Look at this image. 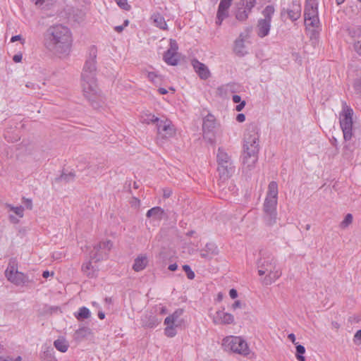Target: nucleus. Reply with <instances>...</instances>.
Masks as SVG:
<instances>
[{
    "instance_id": "nucleus-1",
    "label": "nucleus",
    "mask_w": 361,
    "mask_h": 361,
    "mask_svg": "<svg viewBox=\"0 0 361 361\" xmlns=\"http://www.w3.org/2000/svg\"><path fill=\"white\" fill-rule=\"evenodd\" d=\"M44 44L47 50L59 57L68 56L73 44L72 32L62 24L53 25L44 34Z\"/></svg>"
},
{
    "instance_id": "nucleus-2",
    "label": "nucleus",
    "mask_w": 361,
    "mask_h": 361,
    "mask_svg": "<svg viewBox=\"0 0 361 361\" xmlns=\"http://www.w3.org/2000/svg\"><path fill=\"white\" fill-rule=\"evenodd\" d=\"M258 129L256 125H250L244 135V151L243 154V164L251 170L258 159L259 150Z\"/></svg>"
},
{
    "instance_id": "nucleus-3",
    "label": "nucleus",
    "mask_w": 361,
    "mask_h": 361,
    "mask_svg": "<svg viewBox=\"0 0 361 361\" xmlns=\"http://www.w3.org/2000/svg\"><path fill=\"white\" fill-rule=\"evenodd\" d=\"M260 255L257 263L258 274L260 276L267 274L263 279V283L270 285L281 276V272L276 269V260L271 253L260 252Z\"/></svg>"
},
{
    "instance_id": "nucleus-4",
    "label": "nucleus",
    "mask_w": 361,
    "mask_h": 361,
    "mask_svg": "<svg viewBox=\"0 0 361 361\" xmlns=\"http://www.w3.org/2000/svg\"><path fill=\"white\" fill-rule=\"evenodd\" d=\"M96 72H82V85L84 96L90 102V104L94 109H97L99 106L98 102L99 99V90L97 84Z\"/></svg>"
},
{
    "instance_id": "nucleus-5",
    "label": "nucleus",
    "mask_w": 361,
    "mask_h": 361,
    "mask_svg": "<svg viewBox=\"0 0 361 361\" xmlns=\"http://www.w3.org/2000/svg\"><path fill=\"white\" fill-rule=\"evenodd\" d=\"M218 163L217 171L220 178L225 180L228 179L234 173L235 167L231 157L225 150L219 147L216 155Z\"/></svg>"
},
{
    "instance_id": "nucleus-6",
    "label": "nucleus",
    "mask_w": 361,
    "mask_h": 361,
    "mask_svg": "<svg viewBox=\"0 0 361 361\" xmlns=\"http://www.w3.org/2000/svg\"><path fill=\"white\" fill-rule=\"evenodd\" d=\"M353 109L344 106L340 116V126L345 141L350 140L353 137Z\"/></svg>"
},
{
    "instance_id": "nucleus-7",
    "label": "nucleus",
    "mask_w": 361,
    "mask_h": 361,
    "mask_svg": "<svg viewBox=\"0 0 361 361\" xmlns=\"http://www.w3.org/2000/svg\"><path fill=\"white\" fill-rule=\"evenodd\" d=\"M255 5L256 0H239L235 3V18L241 22L245 21Z\"/></svg>"
},
{
    "instance_id": "nucleus-8",
    "label": "nucleus",
    "mask_w": 361,
    "mask_h": 361,
    "mask_svg": "<svg viewBox=\"0 0 361 361\" xmlns=\"http://www.w3.org/2000/svg\"><path fill=\"white\" fill-rule=\"evenodd\" d=\"M304 17L306 27H315L318 26L319 20L317 3L307 2L305 7Z\"/></svg>"
},
{
    "instance_id": "nucleus-9",
    "label": "nucleus",
    "mask_w": 361,
    "mask_h": 361,
    "mask_svg": "<svg viewBox=\"0 0 361 361\" xmlns=\"http://www.w3.org/2000/svg\"><path fill=\"white\" fill-rule=\"evenodd\" d=\"M225 344H228L231 350L243 355L249 354V348L247 343L240 337L232 336L224 340Z\"/></svg>"
},
{
    "instance_id": "nucleus-10",
    "label": "nucleus",
    "mask_w": 361,
    "mask_h": 361,
    "mask_svg": "<svg viewBox=\"0 0 361 361\" xmlns=\"http://www.w3.org/2000/svg\"><path fill=\"white\" fill-rule=\"evenodd\" d=\"M150 121L156 124L157 133L162 138L171 137L174 133L173 128L171 126V123L168 120H160L155 116H151Z\"/></svg>"
},
{
    "instance_id": "nucleus-11",
    "label": "nucleus",
    "mask_w": 361,
    "mask_h": 361,
    "mask_svg": "<svg viewBox=\"0 0 361 361\" xmlns=\"http://www.w3.org/2000/svg\"><path fill=\"white\" fill-rule=\"evenodd\" d=\"M215 118L212 114H208L204 119L202 123L203 136L210 143L214 142L213 130L215 128Z\"/></svg>"
},
{
    "instance_id": "nucleus-12",
    "label": "nucleus",
    "mask_w": 361,
    "mask_h": 361,
    "mask_svg": "<svg viewBox=\"0 0 361 361\" xmlns=\"http://www.w3.org/2000/svg\"><path fill=\"white\" fill-rule=\"evenodd\" d=\"M97 49L95 47H91L89 51V56L85 61V63L83 66V71L87 72H96L97 73V67H96V58H97Z\"/></svg>"
},
{
    "instance_id": "nucleus-13",
    "label": "nucleus",
    "mask_w": 361,
    "mask_h": 361,
    "mask_svg": "<svg viewBox=\"0 0 361 361\" xmlns=\"http://www.w3.org/2000/svg\"><path fill=\"white\" fill-rule=\"evenodd\" d=\"M192 66L199 77L202 80H207L210 77V72L207 66L197 59L192 61Z\"/></svg>"
},
{
    "instance_id": "nucleus-14",
    "label": "nucleus",
    "mask_w": 361,
    "mask_h": 361,
    "mask_svg": "<svg viewBox=\"0 0 361 361\" xmlns=\"http://www.w3.org/2000/svg\"><path fill=\"white\" fill-rule=\"evenodd\" d=\"M244 37L243 33H240L234 42L233 52L239 57H243L247 53L245 49Z\"/></svg>"
},
{
    "instance_id": "nucleus-15",
    "label": "nucleus",
    "mask_w": 361,
    "mask_h": 361,
    "mask_svg": "<svg viewBox=\"0 0 361 361\" xmlns=\"http://www.w3.org/2000/svg\"><path fill=\"white\" fill-rule=\"evenodd\" d=\"M160 320L157 317L156 315L152 314H146L141 318V324L142 326L146 328H154L159 323Z\"/></svg>"
},
{
    "instance_id": "nucleus-16",
    "label": "nucleus",
    "mask_w": 361,
    "mask_h": 361,
    "mask_svg": "<svg viewBox=\"0 0 361 361\" xmlns=\"http://www.w3.org/2000/svg\"><path fill=\"white\" fill-rule=\"evenodd\" d=\"M184 312L183 309H177L172 314L168 316L164 320V324L169 325L171 324H175L176 326H178L181 324L182 319L180 317L183 315Z\"/></svg>"
},
{
    "instance_id": "nucleus-17",
    "label": "nucleus",
    "mask_w": 361,
    "mask_h": 361,
    "mask_svg": "<svg viewBox=\"0 0 361 361\" xmlns=\"http://www.w3.org/2000/svg\"><path fill=\"white\" fill-rule=\"evenodd\" d=\"M271 28V22L267 20L259 19L257 22V35L259 37H264L269 33Z\"/></svg>"
},
{
    "instance_id": "nucleus-18",
    "label": "nucleus",
    "mask_w": 361,
    "mask_h": 361,
    "mask_svg": "<svg viewBox=\"0 0 361 361\" xmlns=\"http://www.w3.org/2000/svg\"><path fill=\"white\" fill-rule=\"evenodd\" d=\"M284 12H286L288 18L292 20H297L300 16L301 8L300 6L296 2L293 1L290 8H288L286 11L283 9L281 12L283 15Z\"/></svg>"
},
{
    "instance_id": "nucleus-19",
    "label": "nucleus",
    "mask_w": 361,
    "mask_h": 361,
    "mask_svg": "<svg viewBox=\"0 0 361 361\" xmlns=\"http://www.w3.org/2000/svg\"><path fill=\"white\" fill-rule=\"evenodd\" d=\"M234 321L233 316L227 312L223 311H219L216 312V316L214 318L215 323H221L225 324H232Z\"/></svg>"
},
{
    "instance_id": "nucleus-20",
    "label": "nucleus",
    "mask_w": 361,
    "mask_h": 361,
    "mask_svg": "<svg viewBox=\"0 0 361 361\" xmlns=\"http://www.w3.org/2000/svg\"><path fill=\"white\" fill-rule=\"evenodd\" d=\"M8 280L17 286L24 285L30 282L28 277L20 271H16L14 275L10 276Z\"/></svg>"
},
{
    "instance_id": "nucleus-21",
    "label": "nucleus",
    "mask_w": 361,
    "mask_h": 361,
    "mask_svg": "<svg viewBox=\"0 0 361 361\" xmlns=\"http://www.w3.org/2000/svg\"><path fill=\"white\" fill-rule=\"evenodd\" d=\"M230 7L224 5L223 4H219L217 13H216V24L217 25H221L223 20L228 17V9Z\"/></svg>"
},
{
    "instance_id": "nucleus-22",
    "label": "nucleus",
    "mask_w": 361,
    "mask_h": 361,
    "mask_svg": "<svg viewBox=\"0 0 361 361\" xmlns=\"http://www.w3.org/2000/svg\"><path fill=\"white\" fill-rule=\"evenodd\" d=\"M164 61L170 66H176L180 60L178 53L166 51L163 56Z\"/></svg>"
},
{
    "instance_id": "nucleus-23",
    "label": "nucleus",
    "mask_w": 361,
    "mask_h": 361,
    "mask_svg": "<svg viewBox=\"0 0 361 361\" xmlns=\"http://www.w3.org/2000/svg\"><path fill=\"white\" fill-rule=\"evenodd\" d=\"M82 271L88 278L97 276L99 269L92 265L91 260L82 266Z\"/></svg>"
},
{
    "instance_id": "nucleus-24",
    "label": "nucleus",
    "mask_w": 361,
    "mask_h": 361,
    "mask_svg": "<svg viewBox=\"0 0 361 361\" xmlns=\"http://www.w3.org/2000/svg\"><path fill=\"white\" fill-rule=\"evenodd\" d=\"M147 265V258L145 256L140 255L135 258L133 269L135 271H140L143 270Z\"/></svg>"
},
{
    "instance_id": "nucleus-25",
    "label": "nucleus",
    "mask_w": 361,
    "mask_h": 361,
    "mask_svg": "<svg viewBox=\"0 0 361 361\" xmlns=\"http://www.w3.org/2000/svg\"><path fill=\"white\" fill-rule=\"evenodd\" d=\"M164 214V210L162 208L160 207H154L147 211L146 216L147 218L152 217L156 220H161Z\"/></svg>"
},
{
    "instance_id": "nucleus-26",
    "label": "nucleus",
    "mask_w": 361,
    "mask_h": 361,
    "mask_svg": "<svg viewBox=\"0 0 361 361\" xmlns=\"http://www.w3.org/2000/svg\"><path fill=\"white\" fill-rule=\"evenodd\" d=\"M151 19L153 20L156 27L164 30H166L168 29L165 19L160 13H154L152 16Z\"/></svg>"
},
{
    "instance_id": "nucleus-27",
    "label": "nucleus",
    "mask_w": 361,
    "mask_h": 361,
    "mask_svg": "<svg viewBox=\"0 0 361 361\" xmlns=\"http://www.w3.org/2000/svg\"><path fill=\"white\" fill-rule=\"evenodd\" d=\"M277 200L266 199L263 204L264 213H277L276 212Z\"/></svg>"
},
{
    "instance_id": "nucleus-28",
    "label": "nucleus",
    "mask_w": 361,
    "mask_h": 361,
    "mask_svg": "<svg viewBox=\"0 0 361 361\" xmlns=\"http://www.w3.org/2000/svg\"><path fill=\"white\" fill-rule=\"evenodd\" d=\"M278 184L276 181H271L268 186V192L266 199L277 200Z\"/></svg>"
},
{
    "instance_id": "nucleus-29",
    "label": "nucleus",
    "mask_w": 361,
    "mask_h": 361,
    "mask_svg": "<svg viewBox=\"0 0 361 361\" xmlns=\"http://www.w3.org/2000/svg\"><path fill=\"white\" fill-rule=\"evenodd\" d=\"M106 256L107 252L96 249V245L94 246L93 250L90 254V260H94L95 262L102 260Z\"/></svg>"
},
{
    "instance_id": "nucleus-30",
    "label": "nucleus",
    "mask_w": 361,
    "mask_h": 361,
    "mask_svg": "<svg viewBox=\"0 0 361 361\" xmlns=\"http://www.w3.org/2000/svg\"><path fill=\"white\" fill-rule=\"evenodd\" d=\"M91 334V329L87 326H82L75 331L74 334V339L76 341H82L87 335Z\"/></svg>"
},
{
    "instance_id": "nucleus-31",
    "label": "nucleus",
    "mask_w": 361,
    "mask_h": 361,
    "mask_svg": "<svg viewBox=\"0 0 361 361\" xmlns=\"http://www.w3.org/2000/svg\"><path fill=\"white\" fill-rule=\"evenodd\" d=\"M54 345L59 351L61 353H66L68 350L69 346L68 341L63 337L59 338L54 341Z\"/></svg>"
},
{
    "instance_id": "nucleus-32",
    "label": "nucleus",
    "mask_w": 361,
    "mask_h": 361,
    "mask_svg": "<svg viewBox=\"0 0 361 361\" xmlns=\"http://www.w3.org/2000/svg\"><path fill=\"white\" fill-rule=\"evenodd\" d=\"M90 311L86 307L79 308L78 311L74 313V316L79 321L88 319L90 317Z\"/></svg>"
},
{
    "instance_id": "nucleus-33",
    "label": "nucleus",
    "mask_w": 361,
    "mask_h": 361,
    "mask_svg": "<svg viewBox=\"0 0 361 361\" xmlns=\"http://www.w3.org/2000/svg\"><path fill=\"white\" fill-rule=\"evenodd\" d=\"M263 219L267 226H273L276 223L277 213H264Z\"/></svg>"
},
{
    "instance_id": "nucleus-34",
    "label": "nucleus",
    "mask_w": 361,
    "mask_h": 361,
    "mask_svg": "<svg viewBox=\"0 0 361 361\" xmlns=\"http://www.w3.org/2000/svg\"><path fill=\"white\" fill-rule=\"evenodd\" d=\"M274 7L272 5L267 6L262 11V15L264 17V18L262 19L271 22L272 16L274 13Z\"/></svg>"
},
{
    "instance_id": "nucleus-35",
    "label": "nucleus",
    "mask_w": 361,
    "mask_h": 361,
    "mask_svg": "<svg viewBox=\"0 0 361 361\" xmlns=\"http://www.w3.org/2000/svg\"><path fill=\"white\" fill-rule=\"evenodd\" d=\"M6 207L20 218H22L24 215V207L23 206L13 207L10 204H6Z\"/></svg>"
},
{
    "instance_id": "nucleus-36",
    "label": "nucleus",
    "mask_w": 361,
    "mask_h": 361,
    "mask_svg": "<svg viewBox=\"0 0 361 361\" xmlns=\"http://www.w3.org/2000/svg\"><path fill=\"white\" fill-rule=\"evenodd\" d=\"M296 353L295 357L298 361H305V357L303 355L305 353V348L300 344L295 345Z\"/></svg>"
},
{
    "instance_id": "nucleus-37",
    "label": "nucleus",
    "mask_w": 361,
    "mask_h": 361,
    "mask_svg": "<svg viewBox=\"0 0 361 361\" xmlns=\"http://www.w3.org/2000/svg\"><path fill=\"white\" fill-rule=\"evenodd\" d=\"M348 35L352 37L361 36V27L357 25L349 26L347 28Z\"/></svg>"
},
{
    "instance_id": "nucleus-38",
    "label": "nucleus",
    "mask_w": 361,
    "mask_h": 361,
    "mask_svg": "<svg viewBox=\"0 0 361 361\" xmlns=\"http://www.w3.org/2000/svg\"><path fill=\"white\" fill-rule=\"evenodd\" d=\"M112 247V243L111 240H106L104 242H101L99 244L96 245V249L102 250L104 252H107L110 250Z\"/></svg>"
},
{
    "instance_id": "nucleus-39",
    "label": "nucleus",
    "mask_w": 361,
    "mask_h": 361,
    "mask_svg": "<svg viewBox=\"0 0 361 361\" xmlns=\"http://www.w3.org/2000/svg\"><path fill=\"white\" fill-rule=\"evenodd\" d=\"M16 271H18L14 262H10L8 267H7L5 274L7 279H8L10 278V276L14 275Z\"/></svg>"
},
{
    "instance_id": "nucleus-40",
    "label": "nucleus",
    "mask_w": 361,
    "mask_h": 361,
    "mask_svg": "<svg viewBox=\"0 0 361 361\" xmlns=\"http://www.w3.org/2000/svg\"><path fill=\"white\" fill-rule=\"evenodd\" d=\"M167 326L164 329V332H165V334L168 336V337H173L175 336V335L176 334V331L175 329V324H169V325H166Z\"/></svg>"
},
{
    "instance_id": "nucleus-41",
    "label": "nucleus",
    "mask_w": 361,
    "mask_h": 361,
    "mask_svg": "<svg viewBox=\"0 0 361 361\" xmlns=\"http://www.w3.org/2000/svg\"><path fill=\"white\" fill-rule=\"evenodd\" d=\"M353 221V215L348 214L345 216L344 219L341 222L340 227L342 228H347Z\"/></svg>"
},
{
    "instance_id": "nucleus-42",
    "label": "nucleus",
    "mask_w": 361,
    "mask_h": 361,
    "mask_svg": "<svg viewBox=\"0 0 361 361\" xmlns=\"http://www.w3.org/2000/svg\"><path fill=\"white\" fill-rule=\"evenodd\" d=\"M183 271L185 272L186 275H187V277L189 279H193L195 278V273L194 271L192 270V269L190 268V267L188 264H184L183 266Z\"/></svg>"
},
{
    "instance_id": "nucleus-43",
    "label": "nucleus",
    "mask_w": 361,
    "mask_h": 361,
    "mask_svg": "<svg viewBox=\"0 0 361 361\" xmlns=\"http://www.w3.org/2000/svg\"><path fill=\"white\" fill-rule=\"evenodd\" d=\"M75 175L73 173H62L59 177V180L66 183L71 181L74 179Z\"/></svg>"
},
{
    "instance_id": "nucleus-44",
    "label": "nucleus",
    "mask_w": 361,
    "mask_h": 361,
    "mask_svg": "<svg viewBox=\"0 0 361 361\" xmlns=\"http://www.w3.org/2000/svg\"><path fill=\"white\" fill-rule=\"evenodd\" d=\"M118 6L125 10V11H129L131 8V6L128 4L127 0H115Z\"/></svg>"
},
{
    "instance_id": "nucleus-45",
    "label": "nucleus",
    "mask_w": 361,
    "mask_h": 361,
    "mask_svg": "<svg viewBox=\"0 0 361 361\" xmlns=\"http://www.w3.org/2000/svg\"><path fill=\"white\" fill-rule=\"evenodd\" d=\"M170 47L167 51H171V52L178 53V46L175 39H171L169 41Z\"/></svg>"
},
{
    "instance_id": "nucleus-46",
    "label": "nucleus",
    "mask_w": 361,
    "mask_h": 361,
    "mask_svg": "<svg viewBox=\"0 0 361 361\" xmlns=\"http://www.w3.org/2000/svg\"><path fill=\"white\" fill-rule=\"evenodd\" d=\"M25 86L28 88H31L34 91L33 93L35 94L38 93L37 90H38L40 88L38 84L30 82H27Z\"/></svg>"
},
{
    "instance_id": "nucleus-47",
    "label": "nucleus",
    "mask_w": 361,
    "mask_h": 361,
    "mask_svg": "<svg viewBox=\"0 0 361 361\" xmlns=\"http://www.w3.org/2000/svg\"><path fill=\"white\" fill-rule=\"evenodd\" d=\"M354 89L356 92L361 93V78L354 82Z\"/></svg>"
},
{
    "instance_id": "nucleus-48",
    "label": "nucleus",
    "mask_w": 361,
    "mask_h": 361,
    "mask_svg": "<svg viewBox=\"0 0 361 361\" xmlns=\"http://www.w3.org/2000/svg\"><path fill=\"white\" fill-rule=\"evenodd\" d=\"M353 341L355 343L359 342L361 343V329L358 330L355 333Z\"/></svg>"
},
{
    "instance_id": "nucleus-49",
    "label": "nucleus",
    "mask_w": 361,
    "mask_h": 361,
    "mask_svg": "<svg viewBox=\"0 0 361 361\" xmlns=\"http://www.w3.org/2000/svg\"><path fill=\"white\" fill-rule=\"evenodd\" d=\"M354 49L358 54L361 55V40L354 44Z\"/></svg>"
},
{
    "instance_id": "nucleus-50",
    "label": "nucleus",
    "mask_w": 361,
    "mask_h": 361,
    "mask_svg": "<svg viewBox=\"0 0 361 361\" xmlns=\"http://www.w3.org/2000/svg\"><path fill=\"white\" fill-rule=\"evenodd\" d=\"M172 194V190L170 188H165L163 190V197L164 198H169Z\"/></svg>"
},
{
    "instance_id": "nucleus-51",
    "label": "nucleus",
    "mask_w": 361,
    "mask_h": 361,
    "mask_svg": "<svg viewBox=\"0 0 361 361\" xmlns=\"http://www.w3.org/2000/svg\"><path fill=\"white\" fill-rule=\"evenodd\" d=\"M18 40H20L21 42V44H23L25 42V39H23L21 35H20L13 36L11 37V42H16Z\"/></svg>"
},
{
    "instance_id": "nucleus-52",
    "label": "nucleus",
    "mask_w": 361,
    "mask_h": 361,
    "mask_svg": "<svg viewBox=\"0 0 361 361\" xmlns=\"http://www.w3.org/2000/svg\"><path fill=\"white\" fill-rule=\"evenodd\" d=\"M22 59H23V55L22 54H15L13 56V61L15 62V63H20L22 61Z\"/></svg>"
},
{
    "instance_id": "nucleus-53",
    "label": "nucleus",
    "mask_w": 361,
    "mask_h": 361,
    "mask_svg": "<svg viewBox=\"0 0 361 361\" xmlns=\"http://www.w3.org/2000/svg\"><path fill=\"white\" fill-rule=\"evenodd\" d=\"M238 104L235 106V110L237 111H242L246 104L245 101H244V100H243L242 102H240V103H238Z\"/></svg>"
},
{
    "instance_id": "nucleus-54",
    "label": "nucleus",
    "mask_w": 361,
    "mask_h": 361,
    "mask_svg": "<svg viewBox=\"0 0 361 361\" xmlns=\"http://www.w3.org/2000/svg\"><path fill=\"white\" fill-rule=\"evenodd\" d=\"M229 295L232 299H235L238 297V292L235 289L231 288L229 291Z\"/></svg>"
},
{
    "instance_id": "nucleus-55",
    "label": "nucleus",
    "mask_w": 361,
    "mask_h": 361,
    "mask_svg": "<svg viewBox=\"0 0 361 361\" xmlns=\"http://www.w3.org/2000/svg\"><path fill=\"white\" fill-rule=\"evenodd\" d=\"M245 120V116L243 114H238L236 116V121L239 123H243Z\"/></svg>"
},
{
    "instance_id": "nucleus-56",
    "label": "nucleus",
    "mask_w": 361,
    "mask_h": 361,
    "mask_svg": "<svg viewBox=\"0 0 361 361\" xmlns=\"http://www.w3.org/2000/svg\"><path fill=\"white\" fill-rule=\"evenodd\" d=\"M232 99H233V102L235 104H238V103H240V102H242L240 96H239L238 94L233 95Z\"/></svg>"
},
{
    "instance_id": "nucleus-57",
    "label": "nucleus",
    "mask_w": 361,
    "mask_h": 361,
    "mask_svg": "<svg viewBox=\"0 0 361 361\" xmlns=\"http://www.w3.org/2000/svg\"><path fill=\"white\" fill-rule=\"evenodd\" d=\"M25 204V207L29 209H31L32 207V200H30V199H25V201H24Z\"/></svg>"
},
{
    "instance_id": "nucleus-58",
    "label": "nucleus",
    "mask_w": 361,
    "mask_h": 361,
    "mask_svg": "<svg viewBox=\"0 0 361 361\" xmlns=\"http://www.w3.org/2000/svg\"><path fill=\"white\" fill-rule=\"evenodd\" d=\"M232 1L233 0H221L220 4H223L224 5L230 7L231 6Z\"/></svg>"
},
{
    "instance_id": "nucleus-59",
    "label": "nucleus",
    "mask_w": 361,
    "mask_h": 361,
    "mask_svg": "<svg viewBox=\"0 0 361 361\" xmlns=\"http://www.w3.org/2000/svg\"><path fill=\"white\" fill-rule=\"evenodd\" d=\"M288 338L290 341H292L293 343H294L295 345H296L298 343H295V336L294 334H289L288 336Z\"/></svg>"
},
{
    "instance_id": "nucleus-60",
    "label": "nucleus",
    "mask_w": 361,
    "mask_h": 361,
    "mask_svg": "<svg viewBox=\"0 0 361 361\" xmlns=\"http://www.w3.org/2000/svg\"><path fill=\"white\" fill-rule=\"evenodd\" d=\"M242 303L240 300H236L232 305L233 309H236L238 307H241Z\"/></svg>"
},
{
    "instance_id": "nucleus-61",
    "label": "nucleus",
    "mask_w": 361,
    "mask_h": 361,
    "mask_svg": "<svg viewBox=\"0 0 361 361\" xmlns=\"http://www.w3.org/2000/svg\"><path fill=\"white\" fill-rule=\"evenodd\" d=\"M147 77L150 80L154 81V78L157 77V75L154 72H149Z\"/></svg>"
},
{
    "instance_id": "nucleus-62",
    "label": "nucleus",
    "mask_w": 361,
    "mask_h": 361,
    "mask_svg": "<svg viewBox=\"0 0 361 361\" xmlns=\"http://www.w3.org/2000/svg\"><path fill=\"white\" fill-rule=\"evenodd\" d=\"M168 269L171 271H174L178 269V265L176 263L171 264L169 266Z\"/></svg>"
},
{
    "instance_id": "nucleus-63",
    "label": "nucleus",
    "mask_w": 361,
    "mask_h": 361,
    "mask_svg": "<svg viewBox=\"0 0 361 361\" xmlns=\"http://www.w3.org/2000/svg\"><path fill=\"white\" fill-rule=\"evenodd\" d=\"M124 26L122 25H118V26H116L114 27V30L118 33H121V32H123V29H124Z\"/></svg>"
},
{
    "instance_id": "nucleus-64",
    "label": "nucleus",
    "mask_w": 361,
    "mask_h": 361,
    "mask_svg": "<svg viewBox=\"0 0 361 361\" xmlns=\"http://www.w3.org/2000/svg\"><path fill=\"white\" fill-rule=\"evenodd\" d=\"M9 219L13 224L18 223V219L12 214L9 215Z\"/></svg>"
}]
</instances>
